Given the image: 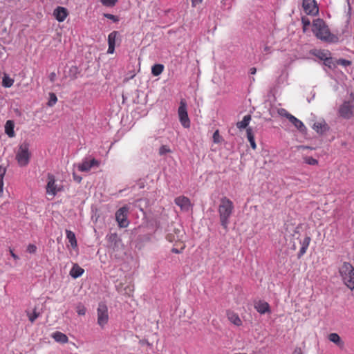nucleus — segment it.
<instances>
[{
    "label": "nucleus",
    "instance_id": "obj_54",
    "mask_svg": "<svg viewBox=\"0 0 354 354\" xmlns=\"http://www.w3.org/2000/svg\"><path fill=\"white\" fill-rule=\"evenodd\" d=\"M129 291L131 292L133 291V289H131V288H129Z\"/></svg>",
    "mask_w": 354,
    "mask_h": 354
},
{
    "label": "nucleus",
    "instance_id": "obj_42",
    "mask_svg": "<svg viewBox=\"0 0 354 354\" xmlns=\"http://www.w3.org/2000/svg\"><path fill=\"white\" fill-rule=\"evenodd\" d=\"M279 114L283 117H285L287 119H288V120H290V115H292V114H290V113H288L286 109H281L279 110L278 111Z\"/></svg>",
    "mask_w": 354,
    "mask_h": 354
},
{
    "label": "nucleus",
    "instance_id": "obj_43",
    "mask_svg": "<svg viewBox=\"0 0 354 354\" xmlns=\"http://www.w3.org/2000/svg\"><path fill=\"white\" fill-rule=\"evenodd\" d=\"M37 248L34 244H29L27 246L26 251L30 254H35L37 252Z\"/></svg>",
    "mask_w": 354,
    "mask_h": 354
},
{
    "label": "nucleus",
    "instance_id": "obj_38",
    "mask_svg": "<svg viewBox=\"0 0 354 354\" xmlns=\"http://www.w3.org/2000/svg\"><path fill=\"white\" fill-rule=\"evenodd\" d=\"M213 142L214 143H221L222 141V138L219 134V131L217 129L215 131V132L213 134Z\"/></svg>",
    "mask_w": 354,
    "mask_h": 354
},
{
    "label": "nucleus",
    "instance_id": "obj_28",
    "mask_svg": "<svg viewBox=\"0 0 354 354\" xmlns=\"http://www.w3.org/2000/svg\"><path fill=\"white\" fill-rule=\"evenodd\" d=\"M247 138H248V140L250 144V146L253 149H257V145H256V142H255V140H254V134H253V132H252V130L251 128H248L247 129Z\"/></svg>",
    "mask_w": 354,
    "mask_h": 354
},
{
    "label": "nucleus",
    "instance_id": "obj_26",
    "mask_svg": "<svg viewBox=\"0 0 354 354\" xmlns=\"http://www.w3.org/2000/svg\"><path fill=\"white\" fill-rule=\"evenodd\" d=\"M66 238L68 240L71 247L75 248L77 246V239L75 234L71 230H66Z\"/></svg>",
    "mask_w": 354,
    "mask_h": 354
},
{
    "label": "nucleus",
    "instance_id": "obj_29",
    "mask_svg": "<svg viewBox=\"0 0 354 354\" xmlns=\"http://www.w3.org/2000/svg\"><path fill=\"white\" fill-rule=\"evenodd\" d=\"M164 66L160 64H154L151 68V73L154 76H158L164 71Z\"/></svg>",
    "mask_w": 354,
    "mask_h": 354
},
{
    "label": "nucleus",
    "instance_id": "obj_39",
    "mask_svg": "<svg viewBox=\"0 0 354 354\" xmlns=\"http://www.w3.org/2000/svg\"><path fill=\"white\" fill-rule=\"evenodd\" d=\"M336 63H337V66L338 65H341V66H350L351 64V62L349 61V60H347V59H336Z\"/></svg>",
    "mask_w": 354,
    "mask_h": 354
},
{
    "label": "nucleus",
    "instance_id": "obj_18",
    "mask_svg": "<svg viewBox=\"0 0 354 354\" xmlns=\"http://www.w3.org/2000/svg\"><path fill=\"white\" fill-rule=\"evenodd\" d=\"M328 339L336 344L339 348H343L344 346V342L341 339L340 336L336 333H330L328 336Z\"/></svg>",
    "mask_w": 354,
    "mask_h": 354
},
{
    "label": "nucleus",
    "instance_id": "obj_2",
    "mask_svg": "<svg viewBox=\"0 0 354 354\" xmlns=\"http://www.w3.org/2000/svg\"><path fill=\"white\" fill-rule=\"evenodd\" d=\"M234 209L233 202L226 196L222 197L218 208L219 219L221 226L227 230L231 217Z\"/></svg>",
    "mask_w": 354,
    "mask_h": 354
},
{
    "label": "nucleus",
    "instance_id": "obj_44",
    "mask_svg": "<svg viewBox=\"0 0 354 354\" xmlns=\"http://www.w3.org/2000/svg\"><path fill=\"white\" fill-rule=\"evenodd\" d=\"M104 17L112 20L114 22H118L119 21V19L117 16L113 15L112 14L105 13L104 14Z\"/></svg>",
    "mask_w": 354,
    "mask_h": 354
},
{
    "label": "nucleus",
    "instance_id": "obj_27",
    "mask_svg": "<svg viewBox=\"0 0 354 354\" xmlns=\"http://www.w3.org/2000/svg\"><path fill=\"white\" fill-rule=\"evenodd\" d=\"M250 120H251V115H246L243 117V118L241 121H239L236 123V127L239 129H245L248 126Z\"/></svg>",
    "mask_w": 354,
    "mask_h": 354
},
{
    "label": "nucleus",
    "instance_id": "obj_14",
    "mask_svg": "<svg viewBox=\"0 0 354 354\" xmlns=\"http://www.w3.org/2000/svg\"><path fill=\"white\" fill-rule=\"evenodd\" d=\"M99 162L95 158H93L90 161H83L78 165V169L80 171H88L93 167L98 166Z\"/></svg>",
    "mask_w": 354,
    "mask_h": 354
},
{
    "label": "nucleus",
    "instance_id": "obj_53",
    "mask_svg": "<svg viewBox=\"0 0 354 354\" xmlns=\"http://www.w3.org/2000/svg\"><path fill=\"white\" fill-rule=\"evenodd\" d=\"M292 250H296V245H295V244H293V245H292Z\"/></svg>",
    "mask_w": 354,
    "mask_h": 354
},
{
    "label": "nucleus",
    "instance_id": "obj_49",
    "mask_svg": "<svg viewBox=\"0 0 354 354\" xmlns=\"http://www.w3.org/2000/svg\"><path fill=\"white\" fill-rule=\"evenodd\" d=\"M10 255L12 256V257L15 260H18L19 259V257L14 253L13 250L11 248H10Z\"/></svg>",
    "mask_w": 354,
    "mask_h": 354
},
{
    "label": "nucleus",
    "instance_id": "obj_51",
    "mask_svg": "<svg viewBox=\"0 0 354 354\" xmlns=\"http://www.w3.org/2000/svg\"><path fill=\"white\" fill-rule=\"evenodd\" d=\"M256 72H257V68H254V67H252V68H251L250 69V73L251 75H254V74L256 73Z\"/></svg>",
    "mask_w": 354,
    "mask_h": 354
},
{
    "label": "nucleus",
    "instance_id": "obj_47",
    "mask_svg": "<svg viewBox=\"0 0 354 354\" xmlns=\"http://www.w3.org/2000/svg\"><path fill=\"white\" fill-rule=\"evenodd\" d=\"M191 1H192V6L195 7L196 5L201 3L203 0H191Z\"/></svg>",
    "mask_w": 354,
    "mask_h": 354
},
{
    "label": "nucleus",
    "instance_id": "obj_41",
    "mask_svg": "<svg viewBox=\"0 0 354 354\" xmlns=\"http://www.w3.org/2000/svg\"><path fill=\"white\" fill-rule=\"evenodd\" d=\"M177 246H180V249H178V248H174L172 249V252L174 253H176V254H179L180 252H182V251L185 249V244L183 243V242H180V243H178V245Z\"/></svg>",
    "mask_w": 354,
    "mask_h": 354
},
{
    "label": "nucleus",
    "instance_id": "obj_45",
    "mask_svg": "<svg viewBox=\"0 0 354 354\" xmlns=\"http://www.w3.org/2000/svg\"><path fill=\"white\" fill-rule=\"evenodd\" d=\"M301 21L304 25V30H305L306 28L310 24V20L307 17H302Z\"/></svg>",
    "mask_w": 354,
    "mask_h": 354
},
{
    "label": "nucleus",
    "instance_id": "obj_36",
    "mask_svg": "<svg viewBox=\"0 0 354 354\" xmlns=\"http://www.w3.org/2000/svg\"><path fill=\"white\" fill-rule=\"evenodd\" d=\"M57 102V97L56 95L53 93H50V100L48 102V106H53V105H55L56 104Z\"/></svg>",
    "mask_w": 354,
    "mask_h": 354
},
{
    "label": "nucleus",
    "instance_id": "obj_31",
    "mask_svg": "<svg viewBox=\"0 0 354 354\" xmlns=\"http://www.w3.org/2000/svg\"><path fill=\"white\" fill-rule=\"evenodd\" d=\"M324 64L330 69L337 67L336 59H334L331 55H329L328 57L326 58V59L324 62Z\"/></svg>",
    "mask_w": 354,
    "mask_h": 354
},
{
    "label": "nucleus",
    "instance_id": "obj_10",
    "mask_svg": "<svg viewBox=\"0 0 354 354\" xmlns=\"http://www.w3.org/2000/svg\"><path fill=\"white\" fill-rule=\"evenodd\" d=\"M354 106L351 102H344L339 107V115L345 119H350L353 116Z\"/></svg>",
    "mask_w": 354,
    "mask_h": 354
},
{
    "label": "nucleus",
    "instance_id": "obj_4",
    "mask_svg": "<svg viewBox=\"0 0 354 354\" xmlns=\"http://www.w3.org/2000/svg\"><path fill=\"white\" fill-rule=\"evenodd\" d=\"M31 157V153L29 150V144L24 142L20 144L16 152V160L20 167H26L28 165Z\"/></svg>",
    "mask_w": 354,
    "mask_h": 354
},
{
    "label": "nucleus",
    "instance_id": "obj_46",
    "mask_svg": "<svg viewBox=\"0 0 354 354\" xmlns=\"http://www.w3.org/2000/svg\"><path fill=\"white\" fill-rule=\"evenodd\" d=\"M115 51V46L114 45H109L107 53L109 54L113 53Z\"/></svg>",
    "mask_w": 354,
    "mask_h": 354
},
{
    "label": "nucleus",
    "instance_id": "obj_37",
    "mask_svg": "<svg viewBox=\"0 0 354 354\" xmlns=\"http://www.w3.org/2000/svg\"><path fill=\"white\" fill-rule=\"evenodd\" d=\"M171 151L169 148V147L167 145H162L159 149V155L163 156L167 153H170Z\"/></svg>",
    "mask_w": 354,
    "mask_h": 354
},
{
    "label": "nucleus",
    "instance_id": "obj_6",
    "mask_svg": "<svg viewBox=\"0 0 354 354\" xmlns=\"http://www.w3.org/2000/svg\"><path fill=\"white\" fill-rule=\"evenodd\" d=\"M97 324L101 327L104 328L109 322V311L108 307L104 302L98 304L97 308Z\"/></svg>",
    "mask_w": 354,
    "mask_h": 354
},
{
    "label": "nucleus",
    "instance_id": "obj_48",
    "mask_svg": "<svg viewBox=\"0 0 354 354\" xmlns=\"http://www.w3.org/2000/svg\"><path fill=\"white\" fill-rule=\"evenodd\" d=\"M73 179L75 181L77 182V183H80L82 181V177L76 175L75 173L73 174Z\"/></svg>",
    "mask_w": 354,
    "mask_h": 354
},
{
    "label": "nucleus",
    "instance_id": "obj_19",
    "mask_svg": "<svg viewBox=\"0 0 354 354\" xmlns=\"http://www.w3.org/2000/svg\"><path fill=\"white\" fill-rule=\"evenodd\" d=\"M108 241L110 246L113 248H118L119 245L122 243L121 239L118 237L116 233L111 234L108 236Z\"/></svg>",
    "mask_w": 354,
    "mask_h": 354
},
{
    "label": "nucleus",
    "instance_id": "obj_8",
    "mask_svg": "<svg viewBox=\"0 0 354 354\" xmlns=\"http://www.w3.org/2000/svg\"><path fill=\"white\" fill-rule=\"evenodd\" d=\"M178 114L182 126L185 128H189L190 127V120L187 114V104L184 100H182L180 102Z\"/></svg>",
    "mask_w": 354,
    "mask_h": 354
},
{
    "label": "nucleus",
    "instance_id": "obj_23",
    "mask_svg": "<svg viewBox=\"0 0 354 354\" xmlns=\"http://www.w3.org/2000/svg\"><path fill=\"white\" fill-rule=\"evenodd\" d=\"M52 337L57 342H60V343H62V344H65V343H67L68 341V337L59 332V331H57V332H55L52 334Z\"/></svg>",
    "mask_w": 354,
    "mask_h": 354
},
{
    "label": "nucleus",
    "instance_id": "obj_35",
    "mask_svg": "<svg viewBox=\"0 0 354 354\" xmlns=\"http://www.w3.org/2000/svg\"><path fill=\"white\" fill-rule=\"evenodd\" d=\"M75 309H76L77 313L79 315H85V314L86 313V307L83 304H77V306H76Z\"/></svg>",
    "mask_w": 354,
    "mask_h": 354
},
{
    "label": "nucleus",
    "instance_id": "obj_30",
    "mask_svg": "<svg viewBox=\"0 0 354 354\" xmlns=\"http://www.w3.org/2000/svg\"><path fill=\"white\" fill-rule=\"evenodd\" d=\"M26 315L28 317L29 321L31 323H33L40 315V313L37 311V308L35 307L33 309L32 313H30L29 311H26Z\"/></svg>",
    "mask_w": 354,
    "mask_h": 354
},
{
    "label": "nucleus",
    "instance_id": "obj_52",
    "mask_svg": "<svg viewBox=\"0 0 354 354\" xmlns=\"http://www.w3.org/2000/svg\"><path fill=\"white\" fill-rule=\"evenodd\" d=\"M264 51L266 52V53H270V48L268 46H266L265 48H264Z\"/></svg>",
    "mask_w": 354,
    "mask_h": 354
},
{
    "label": "nucleus",
    "instance_id": "obj_50",
    "mask_svg": "<svg viewBox=\"0 0 354 354\" xmlns=\"http://www.w3.org/2000/svg\"><path fill=\"white\" fill-rule=\"evenodd\" d=\"M293 354H302L301 348L297 347L293 351Z\"/></svg>",
    "mask_w": 354,
    "mask_h": 354
},
{
    "label": "nucleus",
    "instance_id": "obj_20",
    "mask_svg": "<svg viewBox=\"0 0 354 354\" xmlns=\"http://www.w3.org/2000/svg\"><path fill=\"white\" fill-rule=\"evenodd\" d=\"M311 239L310 236H306L304 240L300 242L301 246L298 253V258H301L307 251V249L310 245Z\"/></svg>",
    "mask_w": 354,
    "mask_h": 354
},
{
    "label": "nucleus",
    "instance_id": "obj_17",
    "mask_svg": "<svg viewBox=\"0 0 354 354\" xmlns=\"http://www.w3.org/2000/svg\"><path fill=\"white\" fill-rule=\"evenodd\" d=\"M254 308L260 314L270 313V308L269 304L264 301H259L258 302H257L254 304Z\"/></svg>",
    "mask_w": 354,
    "mask_h": 354
},
{
    "label": "nucleus",
    "instance_id": "obj_16",
    "mask_svg": "<svg viewBox=\"0 0 354 354\" xmlns=\"http://www.w3.org/2000/svg\"><path fill=\"white\" fill-rule=\"evenodd\" d=\"M228 320L236 326H241L243 322L239 317V315L233 311L227 310L226 313Z\"/></svg>",
    "mask_w": 354,
    "mask_h": 354
},
{
    "label": "nucleus",
    "instance_id": "obj_13",
    "mask_svg": "<svg viewBox=\"0 0 354 354\" xmlns=\"http://www.w3.org/2000/svg\"><path fill=\"white\" fill-rule=\"evenodd\" d=\"M53 15L56 19L59 21H64L67 17L68 12L66 8L61 6H58L53 12Z\"/></svg>",
    "mask_w": 354,
    "mask_h": 354
},
{
    "label": "nucleus",
    "instance_id": "obj_12",
    "mask_svg": "<svg viewBox=\"0 0 354 354\" xmlns=\"http://www.w3.org/2000/svg\"><path fill=\"white\" fill-rule=\"evenodd\" d=\"M312 128L319 134H324L329 130L328 124L324 119L314 122Z\"/></svg>",
    "mask_w": 354,
    "mask_h": 354
},
{
    "label": "nucleus",
    "instance_id": "obj_34",
    "mask_svg": "<svg viewBox=\"0 0 354 354\" xmlns=\"http://www.w3.org/2000/svg\"><path fill=\"white\" fill-rule=\"evenodd\" d=\"M304 162L309 165H317L318 160L310 156H306L304 158Z\"/></svg>",
    "mask_w": 354,
    "mask_h": 354
},
{
    "label": "nucleus",
    "instance_id": "obj_21",
    "mask_svg": "<svg viewBox=\"0 0 354 354\" xmlns=\"http://www.w3.org/2000/svg\"><path fill=\"white\" fill-rule=\"evenodd\" d=\"M84 272V270L79 265L74 264L70 271V275L74 278L77 279L82 276Z\"/></svg>",
    "mask_w": 354,
    "mask_h": 354
},
{
    "label": "nucleus",
    "instance_id": "obj_40",
    "mask_svg": "<svg viewBox=\"0 0 354 354\" xmlns=\"http://www.w3.org/2000/svg\"><path fill=\"white\" fill-rule=\"evenodd\" d=\"M100 1L105 6L113 7L116 4L118 0H100Z\"/></svg>",
    "mask_w": 354,
    "mask_h": 354
},
{
    "label": "nucleus",
    "instance_id": "obj_1",
    "mask_svg": "<svg viewBox=\"0 0 354 354\" xmlns=\"http://www.w3.org/2000/svg\"><path fill=\"white\" fill-rule=\"evenodd\" d=\"M312 30L315 36L322 41L337 43L339 40L338 36L330 33L328 26L321 19L313 21Z\"/></svg>",
    "mask_w": 354,
    "mask_h": 354
},
{
    "label": "nucleus",
    "instance_id": "obj_25",
    "mask_svg": "<svg viewBox=\"0 0 354 354\" xmlns=\"http://www.w3.org/2000/svg\"><path fill=\"white\" fill-rule=\"evenodd\" d=\"M313 55L318 59L325 61L329 55H331L330 52L328 50H316Z\"/></svg>",
    "mask_w": 354,
    "mask_h": 354
},
{
    "label": "nucleus",
    "instance_id": "obj_9",
    "mask_svg": "<svg viewBox=\"0 0 354 354\" xmlns=\"http://www.w3.org/2000/svg\"><path fill=\"white\" fill-rule=\"evenodd\" d=\"M302 7L306 15H316L319 12L315 0H303Z\"/></svg>",
    "mask_w": 354,
    "mask_h": 354
},
{
    "label": "nucleus",
    "instance_id": "obj_32",
    "mask_svg": "<svg viewBox=\"0 0 354 354\" xmlns=\"http://www.w3.org/2000/svg\"><path fill=\"white\" fill-rule=\"evenodd\" d=\"M118 35V32H117V31H113L109 35V36H108V44L109 45L112 44V45L115 46V40H116Z\"/></svg>",
    "mask_w": 354,
    "mask_h": 354
},
{
    "label": "nucleus",
    "instance_id": "obj_11",
    "mask_svg": "<svg viewBox=\"0 0 354 354\" xmlns=\"http://www.w3.org/2000/svg\"><path fill=\"white\" fill-rule=\"evenodd\" d=\"M183 236L184 232L181 230L174 228L172 233L167 234L166 239L169 242H176V245H178V243L183 242Z\"/></svg>",
    "mask_w": 354,
    "mask_h": 354
},
{
    "label": "nucleus",
    "instance_id": "obj_24",
    "mask_svg": "<svg viewBox=\"0 0 354 354\" xmlns=\"http://www.w3.org/2000/svg\"><path fill=\"white\" fill-rule=\"evenodd\" d=\"M289 121L300 131H304L306 129L304 123L294 115H290Z\"/></svg>",
    "mask_w": 354,
    "mask_h": 354
},
{
    "label": "nucleus",
    "instance_id": "obj_33",
    "mask_svg": "<svg viewBox=\"0 0 354 354\" xmlns=\"http://www.w3.org/2000/svg\"><path fill=\"white\" fill-rule=\"evenodd\" d=\"M14 83V80L9 77L4 76L2 81V84L3 86L9 88L12 86Z\"/></svg>",
    "mask_w": 354,
    "mask_h": 354
},
{
    "label": "nucleus",
    "instance_id": "obj_5",
    "mask_svg": "<svg viewBox=\"0 0 354 354\" xmlns=\"http://www.w3.org/2000/svg\"><path fill=\"white\" fill-rule=\"evenodd\" d=\"M63 190V186L62 185H57L56 183L55 177L52 174H48L47 175V184L46 186V192L48 195L55 197L56 194Z\"/></svg>",
    "mask_w": 354,
    "mask_h": 354
},
{
    "label": "nucleus",
    "instance_id": "obj_15",
    "mask_svg": "<svg viewBox=\"0 0 354 354\" xmlns=\"http://www.w3.org/2000/svg\"><path fill=\"white\" fill-rule=\"evenodd\" d=\"M175 203L180 207L182 210L187 211L190 207V201L187 197L179 196L175 199Z\"/></svg>",
    "mask_w": 354,
    "mask_h": 354
},
{
    "label": "nucleus",
    "instance_id": "obj_3",
    "mask_svg": "<svg viewBox=\"0 0 354 354\" xmlns=\"http://www.w3.org/2000/svg\"><path fill=\"white\" fill-rule=\"evenodd\" d=\"M338 272L343 283L350 290H354V267L347 261H344L338 268Z\"/></svg>",
    "mask_w": 354,
    "mask_h": 354
},
{
    "label": "nucleus",
    "instance_id": "obj_55",
    "mask_svg": "<svg viewBox=\"0 0 354 354\" xmlns=\"http://www.w3.org/2000/svg\"><path fill=\"white\" fill-rule=\"evenodd\" d=\"M234 354H247V353H234Z\"/></svg>",
    "mask_w": 354,
    "mask_h": 354
},
{
    "label": "nucleus",
    "instance_id": "obj_22",
    "mask_svg": "<svg viewBox=\"0 0 354 354\" xmlns=\"http://www.w3.org/2000/svg\"><path fill=\"white\" fill-rule=\"evenodd\" d=\"M15 123L12 120H8L5 124V133L9 138H13L15 136L14 131Z\"/></svg>",
    "mask_w": 354,
    "mask_h": 354
},
{
    "label": "nucleus",
    "instance_id": "obj_7",
    "mask_svg": "<svg viewBox=\"0 0 354 354\" xmlns=\"http://www.w3.org/2000/svg\"><path fill=\"white\" fill-rule=\"evenodd\" d=\"M129 209L127 206H123L115 212V220L118 226L121 228L127 227L129 221L128 220Z\"/></svg>",
    "mask_w": 354,
    "mask_h": 354
}]
</instances>
